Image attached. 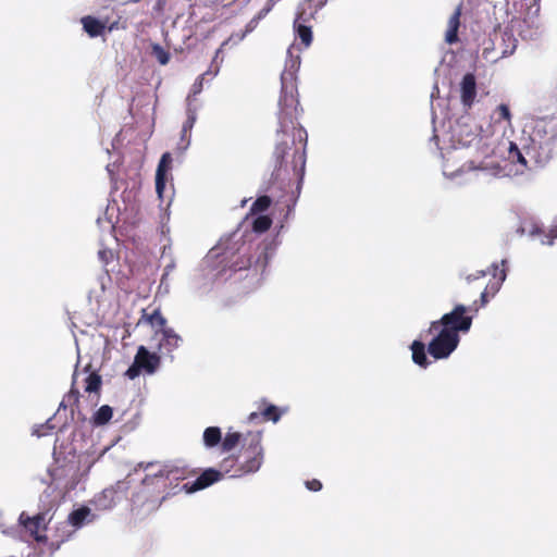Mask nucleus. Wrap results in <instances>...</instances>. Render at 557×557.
Instances as JSON below:
<instances>
[{
  "label": "nucleus",
  "mask_w": 557,
  "mask_h": 557,
  "mask_svg": "<svg viewBox=\"0 0 557 557\" xmlns=\"http://www.w3.org/2000/svg\"><path fill=\"white\" fill-rule=\"evenodd\" d=\"M276 136L271 181L285 183L297 180L299 186L306 168L307 131L304 127H278Z\"/></svg>",
  "instance_id": "nucleus-1"
},
{
  "label": "nucleus",
  "mask_w": 557,
  "mask_h": 557,
  "mask_svg": "<svg viewBox=\"0 0 557 557\" xmlns=\"http://www.w3.org/2000/svg\"><path fill=\"white\" fill-rule=\"evenodd\" d=\"M282 90L278 101V125L280 127H302L298 122L299 100L295 85V74L292 71H284L281 75Z\"/></svg>",
  "instance_id": "nucleus-2"
},
{
  "label": "nucleus",
  "mask_w": 557,
  "mask_h": 557,
  "mask_svg": "<svg viewBox=\"0 0 557 557\" xmlns=\"http://www.w3.org/2000/svg\"><path fill=\"white\" fill-rule=\"evenodd\" d=\"M162 487H165V482H160L156 475H146L132 496V510L137 513L156 511L165 499V496L161 495Z\"/></svg>",
  "instance_id": "nucleus-3"
},
{
  "label": "nucleus",
  "mask_w": 557,
  "mask_h": 557,
  "mask_svg": "<svg viewBox=\"0 0 557 557\" xmlns=\"http://www.w3.org/2000/svg\"><path fill=\"white\" fill-rule=\"evenodd\" d=\"M475 304L474 301L473 306L470 307L456 305L450 312L445 313L440 320L432 321L428 332L433 333L440 329L454 334L468 332L471 329L473 320L472 315H469L468 312L478 311Z\"/></svg>",
  "instance_id": "nucleus-4"
},
{
  "label": "nucleus",
  "mask_w": 557,
  "mask_h": 557,
  "mask_svg": "<svg viewBox=\"0 0 557 557\" xmlns=\"http://www.w3.org/2000/svg\"><path fill=\"white\" fill-rule=\"evenodd\" d=\"M261 432H249L244 437L243 455L245 460L243 463H239L238 468L233 473L234 478L253 473L260 469L263 462V448L261 445Z\"/></svg>",
  "instance_id": "nucleus-5"
},
{
  "label": "nucleus",
  "mask_w": 557,
  "mask_h": 557,
  "mask_svg": "<svg viewBox=\"0 0 557 557\" xmlns=\"http://www.w3.org/2000/svg\"><path fill=\"white\" fill-rule=\"evenodd\" d=\"M487 274H492L494 281L491 284L485 285L484 289L481 292L480 299L482 307L488 302L490 296H494L498 292L502 283L506 278L505 270L499 269L498 265L494 263L487 272L478 271L475 274H470L466 278L467 284L471 285L473 282L484 278Z\"/></svg>",
  "instance_id": "nucleus-6"
},
{
  "label": "nucleus",
  "mask_w": 557,
  "mask_h": 557,
  "mask_svg": "<svg viewBox=\"0 0 557 557\" xmlns=\"http://www.w3.org/2000/svg\"><path fill=\"white\" fill-rule=\"evenodd\" d=\"M438 334L429 343L428 351L434 359L447 358L458 346L459 335L438 330Z\"/></svg>",
  "instance_id": "nucleus-7"
},
{
  "label": "nucleus",
  "mask_w": 557,
  "mask_h": 557,
  "mask_svg": "<svg viewBox=\"0 0 557 557\" xmlns=\"http://www.w3.org/2000/svg\"><path fill=\"white\" fill-rule=\"evenodd\" d=\"M220 480H222V472L213 468H208L195 481L185 483L182 490L187 494H191L205 490Z\"/></svg>",
  "instance_id": "nucleus-8"
},
{
  "label": "nucleus",
  "mask_w": 557,
  "mask_h": 557,
  "mask_svg": "<svg viewBox=\"0 0 557 557\" xmlns=\"http://www.w3.org/2000/svg\"><path fill=\"white\" fill-rule=\"evenodd\" d=\"M327 0H304L299 3L295 23L310 24L315 20L317 13L326 4Z\"/></svg>",
  "instance_id": "nucleus-9"
},
{
  "label": "nucleus",
  "mask_w": 557,
  "mask_h": 557,
  "mask_svg": "<svg viewBox=\"0 0 557 557\" xmlns=\"http://www.w3.org/2000/svg\"><path fill=\"white\" fill-rule=\"evenodd\" d=\"M197 470L188 465H166L157 474L160 482L164 480H185L196 475Z\"/></svg>",
  "instance_id": "nucleus-10"
},
{
  "label": "nucleus",
  "mask_w": 557,
  "mask_h": 557,
  "mask_svg": "<svg viewBox=\"0 0 557 557\" xmlns=\"http://www.w3.org/2000/svg\"><path fill=\"white\" fill-rule=\"evenodd\" d=\"M282 413L280 409L274 405H268L265 401H262L258 407V411L251 412L248 416V421L252 423L267 422L272 421L276 423Z\"/></svg>",
  "instance_id": "nucleus-11"
},
{
  "label": "nucleus",
  "mask_w": 557,
  "mask_h": 557,
  "mask_svg": "<svg viewBox=\"0 0 557 557\" xmlns=\"http://www.w3.org/2000/svg\"><path fill=\"white\" fill-rule=\"evenodd\" d=\"M461 102L466 107H471L476 96V82L472 73H467L460 84Z\"/></svg>",
  "instance_id": "nucleus-12"
},
{
  "label": "nucleus",
  "mask_w": 557,
  "mask_h": 557,
  "mask_svg": "<svg viewBox=\"0 0 557 557\" xmlns=\"http://www.w3.org/2000/svg\"><path fill=\"white\" fill-rule=\"evenodd\" d=\"M138 366L148 373H153L160 363V358L156 354H150L144 346H140L135 356Z\"/></svg>",
  "instance_id": "nucleus-13"
},
{
  "label": "nucleus",
  "mask_w": 557,
  "mask_h": 557,
  "mask_svg": "<svg viewBox=\"0 0 557 557\" xmlns=\"http://www.w3.org/2000/svg\"><path fill=\"white\" fill-rule=\"evenodd\" d=\"M140 324H149L151 327H158L162 330L166 324V320L161 314L159 308L153 309L151 312H148L147 309H143L140 318L137 322V325Z\"/></svg>",
  "instance_id": "nucleus-14"
},
{
  "label": "nucleus",
  "mask_w": 557,
  "mask_h": 557,
  "mask_svg": "<svg viewBox=\"0 0 557 557\" xmlns=\"http://www.w3.org/2000/svg\"><path fill=\"white\" fill-rule=\"evenodd\" d=\"M24 527L35 536L37 541H41L44 536L41 531L46 530V515L38 513L23 521Z\"/></svg>",
  "instance_id": "nucleus-15"
},
{
  "label": "nucleus",
  "mask_w": 557,
  "mask_h": 557,
  "mask_svg": "<svg viewBox=\"0 0 557 557\" xmlns=\"http://www.w3.org/2000/svg\"><path fill=\"white\" fill-rule=\"evenodd\" d=\"M461 8L458 7L448 20V27L445 34V41L453 45L458 41V29L460 26Z\"/></svg>",
  "instance_id": "nucleus-16"
},
{
  "label": "nucleus",
  "mask_w": 557,
  "mask_h": 557,
  "mask_svg": "<svg viewBox=\"0 0 557 557\" xmlns=\"http://www.w3.org/2000/svg\"><path fill=\"white\" fill-rule=\"evenodd\" d=\"M91 513V510L88 507H81L76 510H73L69 515V519L66 522L61 523L62 529H66L69 525H72L75 529L83 527L87 517Z\"/></svg>",
  "instance_id": "nucleus-17"
},
{
  "label": "nucleus",
  "mask_w": 557,
  "mask_h": 557,
  "mask_svg": "<svg viewBox=\"0 0 557 557\" xmlns=\"http://www.w3.org/2000/svg\"><path fill=\"white\" fill-rule=\"evenodd\" d=\"M84 30L90 37H98L104 33L106 25L94 16L87 15L81 20Z\"/></svg>",
  "instance_id": "nucleus-18"
},
{
  "label": "nucleus",
  "mask_w": 557,
  "mask_h": 557,
  "mask_svg": "<svg viewBox=\"0 0 557 557\" xmlns=\"http://www.w3.org/2000/svg\"><path fill=\"white\" fill-rule=\"evenodd\" d=\"M410 349L412 351V360L416 364L426 368L429 366V360L425 354V345L421 341H413Z\"/></svg>",
  "instance_id": "nucleus-19"
},
{
  "label": "nucleus",
  "mask_w": 557,
  "mask_h": 557,
  "mask_svg": "<svg viewBox=\"0 0 557 557\" xmlns=\"http://www.w3.org/2000/svg\"><path fill=\"white\" fill-rule=\"evenodd\" d=\"M312 26L311 24H300L294 22V30L296 37L300 39V42L308 48L312 42Z\"/></svg>",
  "instance_id": "nucleus-20"
},
{
  "label": "nucleus",
  "mask_w": 557,
  "mask_h": 557,
  "mask_svg": "<svg viewBox=\"0 0 557 557\" xmlns=\"http://www.w3.org/2000/svg\"><path fill=\"white\" fill-rule=\"evenodd\" d=\"M79 405V391L74 387V383L72 384L71 389L69 393L64 396L63 400L61 401L59 406V410L62 408H71L72 414L74 413L75 409H78Z\"/></svg>",
  "instance_id": "nucleus-21"
},
{
  "label": "nucleus",
  "mask_w": 557,
  "mask_h": 557,
  "mask_svg": "<svg viewBox=\"0 0 557 557\" xmlns=\"http://www.w3.org/2000/svg\"><path fill=\"white\" fill-rule=\"evenodd\" d=\"M222 440L221 430L218 426H209L203 432V442L208 447L216 446Z\"/></svg>",
  "instance_id": "nucleus-22"
},
{
  "label": "nucleus",
  "mask_w": 557,
  "mask_h": 557,
  "mask_svg": "<svg viewBox=\"0 0 557 557\" xmlns=\"http://www.w3.org/2000/svg\"><path fill=\"white\" fill-rule=\"evenodd\" d=\"M112 408L109 405H103L95 412L92 423L95 425H103L112 419Z\"/></svg>",
  "instance_id": "nucleus-23"
},
{
  "label": "nucleus",
  "mask_w": 557,
  "mask_h": 557,
  "mask_svg": "<svg viewBox=\"0 0 557 557\" xmlns=\"http://www.w3.org/2000/svg\"><path fill=\"white\" fill-rule=\"evenodd\" d=\"M163 338L161 342V346H168V350L175 348L178 346V342L181 337L172 330L166 329L165 326L161 330Z\"/></svg>",
  "instance_id": "nucleus-24"
},
{
  "label": "nucleus",
  "mask_w": 557,
  "mask_h": 557,
  "mask_svg": "<svg viewBox=\"0 0 557 557\" xmlns=\"http://www.w3.org/2000/svg\"><path fill=\"white\" fill-rule=\"evenodd\" d=\"M101 384H102L101 376L96 372H91L88 374V376L85 380V392L98 393L101 388Z\"/></svg>",
  "instance_id": "nucleus-25"
},
{
  "label": "nucleus",
  "mask_w": 557,
  "mask_h": 557,
  "mask_svg": "<svg viewBox=\"0 0 557 557\" xmlns=\"http://www.w3.org/2000/svg\"><path fill=\"white\" fill-rule=\"evenodd\" d=\"M238 466L239 465L237 462V458L234 456H228L221 461L219 471L222 472V476L224 474H230L232 478H234L233 473L236 471Z\"/></svg>",
  "instance_id": "nucleus-26"
},
{
  "label": "nucleus",
  "mask_w": 557,
  "mask_h": 557,
  "mask_svg": "<svg viewBox=\"0 0 557 557\" xmlns=\"http://www.w3.org/2000/svg\"><path fill=\"white\" fill-rule=\"evenodd\" d=\"M272 203V200L269 196H260L256 199L250 208V212L252 214L261 213L267 211Z\"/></svg>",
  "instance_id": "nucleus-27"
},
{
  "label": "nucleus",
  "mask_w": 557,
  "mask_h": 557,
  "mask_svg": "<svg viewBox=\"0 0 557 557\" xmlns=\"http://www.w3.org/2000/svg\"><path fill=\"white\" fill-rule=\"evenodd\" d=\"M272 225V219L268 215H259L253 220L252 230L257 233L267 232Z\"/></svg>",
  "instance_id": "nucleus-28"
},
{
  "label": "nucleus",
  "mask_w": 557,
  "mask_h": 557,
  "mask_svg": "<svg viewBox=\"0 0 557 557\" xmlns=\"http://www.w3.org/2000/svg\"><path fill=\"white\" fill-rule=\"evenodd\" d=\"M242 434L238 432L227 433L222 441V448L225 451H230L235 448L240 442Z\"/></svg>",
  "instance_id": "nucleus-29"
},
{
  "label": "nucleus",
  "mask_w": 557,
  "mask_h": 557,
  "mask_svg": "<svg viewBox=\"0 0 557 557\" xmlns=\"http://www.w3.org/2000/svg\"><path fill=\"white\" fill-rule=\"evenodd\" d=\"M218 74V70L215 72H211V71H207L206 73L199 75L195 83L193 84L191 86V94L194 96L200 94L202 91V88H203V81L206 78L207 75H211L212 77L215 76Z\"/></svg>",
  "instance_id": "nucleus-30"
},
{
  "label": "nucleus",
  "mask_w": 557,
  "mask_h": 557,
  "mask_svg": "<svg viewBox=\"0 0 557 557\" xmlns=\"http://www.w3.org/2000/svg\"><path fill=\"white\" fill-rule=\"evenodd\" d=\"M152 53L160 62V64L165 65L169 63L170 54L160 45L156 44L152 46Z\"/></svg>",
  "instance_id": "nucleus-31"
},
{
  "label": "nucleus",
  "mask_w": 557,
  "mask_h": 557,
  "mask_svg": "<svg viewBox=\"0 0 557 557\" xmlns=\"http://www.w3.org/2000/svg\"><path fill=\"white\" fill-rule=\"evenodd\" d=\"M171 162H172L171 153L170 152L163 153L160 159V162L158 164L156 173H158V174L163 173L164 175H166V171H168Z\"/></svg>",
  "instance_id": "nucleus-32"
},
{
  "label": "nucleus",
  "mask_w": 557,
  "mask_h": 557,
  "mask_svg": "<svg viewBox=\"0 0 557 557\" xmlns=\"http://www.w3.org/2000/svg\"><path fill=\"white\" fill-rule=\"evenodd\" d=\"M165 182H166V175L163 173H156V191L159 196V198L163 197V191L165 188Z\"/></svg>",
  "instance_id": "nucleus-33"
},
{
  "label": "nucleus",
  "mask_w": 557,
  "mask_h": 557,
  "mask_svg": "<svg viewBox=\"0 0 557 557\" xmlns=\"http://www.w3.org/2000/svg\"><path fill=\"white\" fill-rule=\"evenodd\" d=\"M496 112L498 114V119L497 121H507V122H510L511 120V114H510V110H509V107L505 103H502L497 107L496 109Z\"/></svg>",
  "instance_id": "nucleus-34"
},
{
  "label": "nucleus",
  "mask_w": 557,
  "mask_h": 557,
  "mask_svg": "<svg viewBox=\"0 0 557 557\" xmlns=\"http://www.w3.org/2000/svg\"><path fill=\"white\" fill-rule=\"evenodd\" d=\"M509 156L512 160H517V162L523 164V165H527L528 162L524 158V156L522 154V152L518 149L517 146H515L513 144H511V148H510V151H509Z\"/></svg>",
  "instance_id": "nucleus-35"
},
{
  "label": "nucleus",
  "mask_w": 557,
  "mask_h": 557,
  "mask_svg": "<svg viewBox=\"0 0 557 557\" xmlns=\"http://www.w3.org/2000/svg\"><path fill=\"white\" fill-rule=\"evenodd\" d=\"M141 368L138 366V363L134 360V363L127 369L126 376L131 380H134L137 377L140 373Z\"/></svg>",
  "instance_id": "nucleus-36"
},
{
  "label": "nucleus",
  "mask_w": 557,
  "mask_h": 557,
  "mask_svg": "<svg viewBox=\"0 0 557 557\" xmlns=\"http://www.w3.org/2000/svg\"><path fill=\"white\" fill-rule=\"evenodd\" d=\"M306 487L312 492H318L322 488V483L317 479H312L306 482Z\"/></svg>",
  "instance_id": "nucleus-37"
},
{
  "label": "nucleus",
  "mask_w": 557,
  "mask_h": 557,
  "mask_svg": "<svg viewBox=\"0 0 557 557\" xmlns=\"http://www.w3.org/2000/svg\"><path fill=\"white\" fill-rule=\"evenodd\" d=\"M273 9V7H271L269 3H267L264 5V8H262L258 13L257 15L255 16L256 17V21H261L262 18H264L270 12L271 10Z\"/></svg>",
  "instance_id": "nucleus-38"
},
{
  "label": "nucleus",
  "mask_w": 557,
  "mask_h": 557,
  "mask_svg": "<svg viewBox=\"0 0 557 557\" xmlns=\"http://www.w3.org/2000/svg\"><path fill=\"white\" fill-rule=\"evenodd\" d=\"M547 237H548V240H547L548 245H552L554 243V240L557 239V220L552 225Z\"/></svg>",
  "instance_id": "nucleus-39"
},
{
  "label": "nucleus",
  "mask_w": 557,
  "mask_h": 557,
  "mask_svg": "<svg viewBox=\"0 0 557 557\" xmlns=\"http://www.w3.org/2000/svg\"><path fill=\"white\" fill-rule=\"evenodd\" d=\"M195 120H196V117L194 115L188 116V119L186 120V122L183 125V129H182L183 134H186L187 132H189L193 128Z\"/></svg>",
  "instance_id": "nucleus-40"
},
{
  "label": "nucleus",
  "mask_w": 557,
  "mask_h": 557,
  "mask_svg": "<svg viewBox=\"0 0 557 557\" xmlns=\"http://www.w3.org/2000/svg\"><path fill=\"white\" fill-rule=\"evenodd\" d=\"M253 263L252 259L249 257L246 261H243L240 264H235V270H243L251 267Z\"/></svg>",
  "instance_id": "nucleus-41"
},
{
  "label": "nucleus",
  "mask_w": 557,
  "mask_h": 557,
  "mask_svg": "<svg viewBox=\"0 0 557 557\" xmlns=\"http://www.w3.org/2000/svg\"><path fill=\"white\" fill-rule=\"evenodd\" d=\"M545 146L548 148V151L550 152L553 149H557V135L552 137Z\"/></svg>",
  "instance_id": "nucleus-42"
},
{
  "label": "nucleus",
  "mask_w": 557,
  "mask_h": 557,
  "mask_svg": "<svg viewBox=\"0 0 557 557\" xmlns=\"http://www.w3.org/2000/svg\"><path fill=\"white\" fill-rule=\"evenodd\" d=\"M258 23L259 21H256V17L253 16L246 25V32L249 33L257 27Z\"/></svg>",
  "instance_id": "nucleus-43"
},
{
  "label": "nucleus",
  "mask_w": 557,
  "mask_h": 557,
  "mask_svg": "<svg viewBox=\"0 0 557 557\" xmlns=\"http://www.w3.org/2000/svg\"><path fill=\"white\" fill-rule=\"evenodd\" d=\"M72 533H73L72 531H69L65 537H62L61 540L57 541V544L59 545L60 543H62L65 540H67L72 535Z\"/></svg>",
  "instance_id": "nucleus-44"
},
{
  "label": "nucleus",
  "mask_w": 557,
  "mask_h": 557,
  "mask_svg": "<svg viewBox=\"0 0 557 557\" xmlns=\"http://www.w3.org/2000/svg\"><path fill=\"white\" fill-rule=\"evenodd\" d=\"M126 484H127V482H117L116 485H117V488L123 490V488H126Z\"/></svg>",
  "instance_id": "nucleus-45"
},
{
  "label": "nucleus",
  "mask_w": 557,
  "mask_h": 557,
  "mask_svg": "<svg viewBox=\"0 0 557 557\" xmlns=\"http://www.w3.org/2000/svg\"><path fill=\"white\" fill-rule=\"evenodd\" d=\"M280 0H268L267 3H269L271 7H274Z\"/></svg>",
  "instance_id": "nucleus-46"
},
{
  "label": "nucleus",
  "mask_w": 557,
  "mask_h": 557,
  "mask_svg": "<svg viewBox=\"0 0 557 557\" xmlns=\"http://www.w3.org/2000/svg\"><path fill=\"white\" fill-rule=\"evenodd\" d=\"M550 158L549 154H547L545 158L541 159V160H537L539 163H543V162H546L548 161V159Z\"/></svg>",
  "instance_id": "nucleus-47"
},
{
  "label": "nucleus",
  "mask_w": 557,
  "mask_h": 557,
  "mask_svg": "<svg viewBox=\"0 0 557 557\" xmlns=\"http://www.w3.org/2000/svg\"><path fill=\"white\" fill-rule=\"evenodd\" d=\"M36 433H37V435H38V436H44V435H46V433H45V432H41V431H39V430H38V431H36Z\"/></svg>",
  "instance_id": "nucleus-48"
},
{
  "label": "nucleus",
  "mask_w": 557,
  "mask_h": 557,
  "mask_svg": "<svg viewBox=\"0 0 557 557\" xmlns=\"http://www.w3.org/2000/svg\"><path fill=\"white\" fill-rule=\"evenodd\" d=\"M541 230L539 227H535L534 231H532V234L540 233Z\"/></svg>",
  "instance_id": "nucleus-49"
},
{
  "label": "nucleus",
  "mask_w": 557,
  "mask_h": 557,
  "mask_svg": "<svg viewBox=\"0 0 557 557\" xmlns=\"http://www.w3.org/2000/svg\"><path fill=\"white\" fill-rule=\"evenodd\" d=\"M532 151H534V147L527 150V153L530 154Z\"/></svg>",
  "instance_id": "nucleus-50"
}]
</instances>
